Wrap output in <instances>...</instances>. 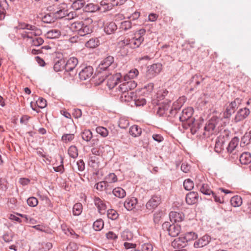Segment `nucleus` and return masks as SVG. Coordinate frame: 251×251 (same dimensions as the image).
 Segmentation results:
<instances>
[{
	"instance_id": "obj_54",
	"label": "nucleus",
	"mask_w": 251,
	"mask_h": 251,
	"mask_svg": "<svg viewBox=\"0 0 251 251\" xmlns=\"http://www.w3.org/2000/svg\"><path fill=\"white\" fill-rule=\"evenodd\" d=\"M153 247L150 243H144L141 246V251H153Z\"/></svg>"
},
{
	"instance_id": "obj_24",
	"label": "nucleus",
	"mask_w": 251,
	"mask_h": 251,
	"mask_svg": "<svg viewBox=\"0 0 251 251\" xmlns=\"http://www.w3.org/2000/svg\"><path fill=\"white\" fill-rule=\"evenodd\" d=\"M240 162L242 164H247L251 162V153L248 152L242 153L240 156Z\"/></svg>"
},
{
	"instance_id": "obj_2",
	"label": "nucleus",
	"mask_w": 251,
	"mask_h": 251,
	"mask_svg": "<svg viewBox=\"0 0 251 251\" xmlns=\"http://www.w3.org/2000/svg\"><path fill=\"white\" fill-rule=\"evenodd\" d=\"M162 229L167 231L170 236L176 237L180 232L181 226L178 224H171L169 222H165L162 224Z\"/></svg>"
},
{
	"instance_id": "obj_46",
	"label": "nucleus",
	"mask_w": 251,
	"mask_h": 251,
	"mask_svg": "<svg viewBox=\"0 0 251 251\" xmlns=\"http://www.w3.org/2000/svg\"><path fill=\"white\" fill-rule=\"evenodd\" d=\"M251 141V131L246 133L241 138V144L248 145Z\"/></svg>"
},
{
	"instance_id": "obj_16",
	"label": "nucleus",
	"mask_w": 251,
	"mask_h": 251,
	"mask_svg": "<svg viewBox=\"0 0 251 251\" xmlns=\"http://www.w3.org/2000/svg\"><path fill=\"white\" fill-rule=\"evenodd\" d=\"M95 205L97 206L99 212L101 214L105 213L106 209V205L104 201L99 197L94 199Z\"/></svg>"
},
{
	"instance_id": "obj_23",
	"label": "nucleus",
	"mask_w": 251,
	"mask_h": 251,
	"mask_svg": "<svg viewBox=\"0 0 251 251\" xmlns=\"http://www.w3.org/2000/svg\"><path fill=\"white\" fill-rule=\"evenodd\" d=\"M129 133L134 137H138L142 133V129L137 125H133L130 127Z\"/></svg>"
},
{
	"instance_id": "obj_15",
	"label": "nucleus",
	"mask_w": 251,
	"mask_h": 251,
	"mask_svg": "<svg viewBox=\"0 0 251 251\" xmlns=\"http://www.w3.org/2000/svg\"><path fill=\"white\" fill-rule=\"evenodd\" d=\"M170 221L174 223L177 224L182 222L184 218L182 213H179L176 211H171L169 214Z\"/></svg>"
},
{
	"instance_id": "obj_4",
	"label": "nucleus",
	"mask_w": 251,
	"mask_h": 251,
	"mask_svg": "<svg viewBox=\"0 0 251 251\" xmlns=\"http://www.w3.org/2000/svg\"><path fill=\"white\" fill-rule=\"evenodd\" d=\"M117 67V64L114 62V58L112 56H108L104 58L99 65L100 70H112Z\"/></svg>"
},
{
	"instance_id": "obj_29",
	"label": "nucleus",
	"mask_w": 251,
	"mask_h": 251,
	"mask_svg": "<svg viewBox=\"0 0 251 251\" xmlns=\"http://www.w3.org/2000/svg\"><path fill=\"white\" fill-rule=\"evenodd\" d=\"M65 61L63 59L58 60L54 65L53 69L55 72L61 71L64 69L65 70Z\"/></svg>"
},
{
	"instance_id": "obj_32",
	"label": "nucleus",
	"mask_w": 251,
	"mask_h": 251,
	"mask_svg": "<svg viewBox=\"0 0 251 251\" xmlns=\"http://www.w3.org/2000/svg\"><path fill=\"white\" fill-rule=\"evenodd\" d=\"M113 194L119 198H123L126 195V193L125 190L121 187L115 188L113 190Z\"/></svg>"
},
{
	"instance_id": "obj_20",
	"label": "nucleus",
	"mask_w": 251,
	"mask_h": 251,
	"mask_svg": "<svg viewBox=\"0 0 251 251\" xmlns=\"http://www.w3.org/2000/svg\"><path fill=\"white\" fill-rule=\"evenodd\" d=\"M171 102L170 101L166 102H163L162 104H160L157 108V113L160 116H163L166 112L169 109L170 107L169 103Z\"/></svg>"
},
{
	"instance_id": "obj_45",
	"label": "nucleus",
	"mask_w": 251,
	"mask_h": 251,
	"mask_svg": "<svg viewBox=\"0 0 251 251\" xmlns=\"http://www.w3.org/2000/svg\"><path fill=\"white\" fill-rule=\"evenodd\" d=\"M194 184L190 179H187L183 182V186L185 190L188 191L191 190L194 188Z\"/></svg>"
},
{
	"instance_id": "obj_48",
	"label": "nucleus",
	"mask_w": 251,
	"mask_h": 251,
	"mask_svg": "<svg viewBox=\"0 0 251 251\" xmlns=\"http://www.w3.org/2000/svg\"><path fill=\"white\" fill-rule=\"evenodd\" d=\"M128 83H126V82L121 84L119 87L116 89H118V91L122 93H126L129 91V86Z\"/></svg>"
},
{
	"instance_id": "obj_36",
	"label": "nucleus",
	"mask_w": 251,
	"mask_h": 251,
	"mask_svg": "<svg viewBox=\"0 0 251 251\" xmlns=\"http://www.w3.org/2000/svg\"><path fill=\"white\" fill-rule=\"evenodd\" d=\"M75 131H73L72 133H66L63 135L62 136V141L65 143H68L71 142L75 137L74 134Z\"/></svg>"
},
{
	"instance_id": "obj_52",
	"label": "nucleus",
	"mask_w": 251,
	"mask_h": 251,
	"mask_svg": "<svg viewBox=\"0 0 251 251\" xmlns=\"http://www.w3.org/2000/svg\"><path fill=\"white\" fill-rule=\"evenodd\" d=\"M107 215L109 219L111 220H116L118 217V214L116 211L114 209H109L107 211Z\"/></svg>"
},
{
	"instance_id": "obj_35",
	"label": "nucleus",
	"mask_w": 251,
	"mask_h": 251,
	"mask_svg": "<svg viewBox=\"0 0 251 251\" xmlns=\"http://www.w3.org/2000/svg\"><path fill=\"white\" fill-rule=\"evenodd\" d=\"M183 237L187 244H188V242L197 239L198 235L194 232H189L185 233L183 236Z\"/></svg>"
},
{
	"instance_id": "obj_58",
	"label": "nucleus",
	"mask_w": 251,
	"mask_h": 251,
	"mask_svg": "<svg viewBox=\"0 0 251 251\" xmlns=\"http://www.w3.org/2000/svg\"><path fill=\"white\" fill-rule=\"evenodd\" d=\"M106 181L108 183H113L117 181V176L114 173L109 174L105 178Z\"/></svg>"
},
{
	"instance_id": "obj_9",
	"label": "nucleus",
	"mask_w": 251,
	"mask_h": 251,
	"mask_svg": "<svg viewBox=\"0 0 251 251\" xmlns=\"http://www.w3.org/2000/svg\"><path fill=\"white\" fill-rule=\"evenodd\" d=\"M78 64V60L75 57H71L65 63V71L70 72V75L72 76L76 75V72L74 71L76 66Z\"/></svg>"
},
{
	"instance_id": "obj_56",
	"label": "nucleus",
	"mask_w": 251,
	"mask_h": 251,
	"mask_svg": "<svg viewBox=\"0 0 251 251\" xmlns=\"http://www.w3.org/2000/svg\"><path fill=\"white\" fill-rule=\"evenodd\" d=\"M20 28L22 29H26L27 30H35L36 31V26L24 23L20 25Z\"/></svg>"
},
{
	"instance_id": "obj_44",
	"label": "nucleus",
	"mask_w": 251,
	"mask_h": 251,
	"mask_svg": "<svg viewBox=\"0 0 251 251\" xmlns=\"http://www.w3.org/2000/svg\"><path fill=\"white\" fill-rule=\"evenodd\" d=\"M132 27V23L130 21H125L121 23L120 29L122 30L127 31Z\"/></svg>"
},
{
	"instance_id": "obj_18",
	"label": "nucleus",
	"mask_w": 251,
	"mask_h": 251,
	"mask_svg": "<svg viewBox=\"0 0 251 251\" xmlns=\"http://www.w3.org/2000/svg\"><path fill=\"white\" fill-rule=\"evenodd\" d=\"M137 203V199L132 197L127 199L124 203L125 207L128 210H131L135 207Z\"/></svg>"
},
{
	"instance_id": "obj_51",
	"label": "nucleus",
	"mask_w": 251,
	"mask_h": 251,
	"mask_svg": "<svg viewBox=\"0 0 251 251\" xmlns=\"http://www.w3.org/2000/svg\"><path fill=\"white\" fill-rule=\"evenodd\" d=\"M31 45L34 46H39L44 43V40L39 37H35L31 40Z\"/></svg>"
},
{
	"instance_id": "obj_8",
	"label": "nucleus",
	"mask_w": 251,
	"mask_h": 251,
	"mask_svg": "<svg viewBox=\"0 0 251 251\" xmlns=\"http://www.w3.org/2000/svg\"><path fill=\"white\" fill-rule=\"evenodd\" d=\"M161 202L160 196H153L147 202L146 207L149 211L152 212Z\"/></svg>"
},
{
	"instance_id": "obj_59",
	"label": "nucleus",
	"mask_w": 251,
	"mask_h": 251,
	"mask_svg": "<svg viewBox=\"0 0 251 251\" xmlns=\"http://www.w3.org/2000/svg\"><path fill=\"white\" fill-rule=\"evenodd\" d=\"M122 237L124 240H130L132 238V235L130 231L125 230L122 232Z\"/></svg>"
},
{
	"instance_id": "obj_31",
	"label": "nucleus",
	"mask_w": 251,
	"mask_h": 251,
	"mask_svg": "<svg viewBox=\"0 0 251 251\" xmlns=\"http://www.w3.org/2000/svg\"><path fill=\"white\" fill-rule=\"evenodd\" d=\"M100 44L98 38H91L85 43V46L88 48H95Z\"/></svg>"
},
{
	"instance_id": "obj_63",
	"label": "nucleus",
	"mask_w": 251,
	"mask_h": 251,
	"mask_svg": "<svg viewBox=\"0 0 251 251\" xmlns=\"http://www.w3.org/2000/svg\"><path fill=\"white\" fill-rule=\"evenodd\" d=\"M190 168V166L186 162L182 163L181 166V170L185 173L189 171Z\"/></svg>"
},
{
	"instance_id": "obj_64",
	"label": "nucleus",
	"mask_w": 251,
	"mask_h": 251,
	"mask_svg": "<svg viewBox=\"0 0 251 251\" xmlns=\"http://www.w3.org/2000/svg\"><path fill=\"white\" fill-rule=\"evenodd\" d=\"M78 170L81 172L83 171L85 169V164L83 160H79L76 163Z\"/></svg>"
},
{
	"instance_id": "obj_30",
	"label": "nucleus",
	"mask_w": 251,
	"mask_h": 251,
	"mask_svg": "<svg viewBox=\"0 0 251 251\" xmlns=\"http://www.w3.org/2000/svg\"><path fill=\"white\" fill-rule=\"evenodd\" d=\"M85 1L84 0H75L72 4V8L75 10H78L84 8Z\"/></svg>"
},
{
	"instance_id": "obj_3",
	"label": "nucleus",
	"mask_w": 251,
	"mask_h": 251,
	"mask_svg": "<svg viewBox=\"0 0 251 251\" xmlns=\"http://www.w3.org/2000/svg\"><path fill=\"white\" fill-rule=\"evenodd\" d=\"M242 100L239 98L235 99L233 101L230 102L226 107V111L224 113V117L228 119L233 114L235 110L241 104Z\"/></svg>"
},
{
	"instance_id": "obj_53",
	"label": "nucleus",
	"mask_w": 251,
	"mask_h": 251,
	"mask_svg": "<svg viewBox=\"0 0 251 251\" xmlns=\"http://www.w3.org/2000/svg\"><path fill=\"white\" fill-rule=\"evenodd\" d=\"M99 160V158L96 156H91L89 160V165L92 167L95 168L97 167L98 165V161Z\"/></svg>"
},
{
	"instance_id": "obj_28",
	"label": "nucleus",
	"mask_w": 251,
	"mask_h": 251,
	"mask_svg": "<svg viewBox=\"0 0 251 251\" xmlns=\"http://www.w3.org/2000/svg\"><path fill=\"white\" fill-rule=\"evenodd\" d=\"M204 78L200 75H194L190 80L191 84H194V86H198L203 80Z\"/></svg>"
},
{
	"instance_id": "obj_19",
	"label": "nucleus",
	"mask_w": 251,
	"mask_h": 251,
	"mask_svg": "<svg viewBox=\"0 0 251 251\" xmlns=\"http://www.w3.org/2000/svg\"><path fill=\"white\" fill-rule=\"evenodd\" d=\"M136 94L131 91L121 94L120 100L122 102H128L133 100Z\"/></svg>"
},
{
	"instance_id": "obj_17",
	"label": "nucleus",
	"mask_w": 251,
	"mask_h": 251,
	"mask_svg": "<svg viewBox=\"0 0 251 251\" xmlns=\"http://www.w3.org/2000/svg\"><path fill=\"white\" fill-rule=\"evenodd\" d=\"M198 199V194L195 192H191L186 196V202L188 204H193L197 202Z\"/></svg>"
},
{
	"instance_id": "obj_21",
	"label": "nucleus",
	"mask_w": 251,
	"mask_h": 251,
	"mask_svg": "<svg viewBox=\"0 0 251 251\" xmlns=\"http://www.w3.org/2000/svg\"><path fill=\"white\" fill-rule=\"evenodd\" d=\"M117 26L116 24L113 22L107 23L104 28V32L107 34H111L114 33L117 30Z\"/></svg>"
},
{
	"instance_id": "obj_43",
	"label": "nucleus",
	"mask_w": 251,
	"mask_h": 251,
	"mask_svg": "<svg viewBox=\"0 0 251 251\" xmlns=\"http://www.w3.org/2000/svg\"><path fill=\"white\" fill-rule=\"evenodd\" d=\"M27 35L31 37V39H30L31 40L33 38L36 36H39L42 34V30L40 28L36 27V31L35 30H27L26 31Z\"/></svg>"
},
{
	"instance_id": "obj_11",
	"label": "nucleus",
	"mask_w": 251,
	"mask_h": 251,
	"mask_svg": "<svg viewBox=\"0 0 251 251\" xmlns=\"http://www.w3.org/2000/svg\"><path fill=\"white\" fill-rule=\"evenodd\" d=\"M250 111L249 109L245 107L240 109L236 114L234 118L235 123L241 121L246 119L250 114Z\"/></svg>"
},
{
	"instance_id": "obj_14",
	"label": "nucleus",
	"mask_w": 251,
	"mask_h": 251,
	"mask_svg": "<svg viewBox=\"0 0 251 251\" xmlns=\"http://www.w3.org/2000/svg\"><path fill=\"white\" fill-rule=\"evenodd\" d=\"M188 245L183 236H181L175 239L171 243L174 248L182 249Z\"/></svg>"
},
{
	"instance_id": "obj_57",
	"label": "nucleus",
	"mask_w": 251,
	"mask_h": 251,
	"mask_svg": "<svg viewBox=\"0 0 251 251\" xmlns=\"http://www.w3.org/2000/svg\"><path fill=\"white\" fill-rule=\"evenodd\" d=\"M38 200L34 197H30L27 200V203L31 207L36 206L38 204Z\"/></svg>"
},
{
	"instance_id": "obj_38",
	"label": "nucleus",
	"mask_w": 251,
	"mask_h": 251,
	"mask_svg": "<svg viewBox=\"0 0 251 251\" xmlns=\"http://www.w3.org/2000/svg\"><path fill=\"white\" fill-rule=\"evenodd\" d=\"M224 144V141L223 139L217 138L216 140L215 151L217 152L221 151Z\"/></svg>"
},
{
	"instance_id": "obj_7",
	"label": "nucleus",
	"mask_w": 251,
	"mask_h": 251,
	"mask_svg": "<svg viewBox=\"0 0 251 251\" xmlns=\"http://www.w3.org/2000/svg\"><path fill=\"white\" fill-rule=\"evenodd\" d=\"M220 120L218 118L213 117L204 126L205 132L203 135L206 136H209L214 133V130L219 123Z\"/></svg>"
},
{
	"instance_id": "obj_25",
	"label": "nucleus",
	"mask_w": 251,
	"mask_h": 251,
	"mask_svg": "<svg viewBox=\"0 0 251 251\" xmlns=\"http://www.w3.org/2000/svg\"><path fill=\"white\" fill-rule=\"evenodd\" d=\"M100 9V6L93 3H88L86 5H84L83 10L87 12H95Z\"/></svg>"
},
{
	"instance_id": "obj_60",
	"label": "nucleus",
	"mask_w": 251,
	"mask_h": 251,
	"mask_svg": "<svg viewBox=\"0 0 251 251\" xmlns=\"http://www.w3.org/2000/svg\"><path fill=\"white\" fill-rule=\"evenodd\" d=\"M36 103L38 106L40 108H44L47 105L46 100L42 98H39L36 101Z\"/></svg>"
},
{
	"instance_id": "obj_1",
	"label": "nucleus",
	"mask_w": 251,
	"mask_h": 251,
	"mask_svg": "<svg viewBox=\"0 0 251 251\" xmlns=\"http://www.w3.org/2000/svg\"><path fill=\"white\" fill-rule=\"evenodd\" d=\"M53 9V15L55 19H62L68 15V5L65 2L54 3Z\"/></svg>"
},
{
	"instance_id": "obj_41",
	"label": "nucleus",
	"mask_w": 251,
	"mask_h": 251,
	"mask_svg": "<svg viewBox=\"0 0 251 251\" xmlns=\"http://www.w3.org/2000/svg\"><path fill=\"white\" fill-rule=\"evenodd\" d=\"M104 226V223L102 219L96 220L93 224V228L96 231H100Z\"/></svg>"
},
{
	"instance_id": "obj_10",
	"label": "nucleus",
	"mask_w": 251,
	"mask_h": 251,
	"mask_svg": "<svg viewBox=\"0 0 251 251\" xmlns=\"http://www.w3.org/2000/svg\"><path fill=\"white\" fill-rule=\"evenodd\" d=\"M80 69L79 77L82 80H86L90 78L93 74V68L90 66H87Z\"/></svg>"
},
{
	"instance_id": "obj_6",
	"label": "nucleus",
	"mask_w": 251,
	"mask_h": 251,
	"mask_svg": "<svg viewBox=\"0 0 251 251\" xmlns=\"http://www.w3.org/2000/svg\"><path fill=\"white\" fill-rule=\"evenodd\" d=\"M162 69V66L161 63H157L153 64L148 67L146 76L148 79H151L158 75Z\"/></svg>"
},
{
	"instance_id": "obj_62",
	"label": "nucleus",
	"mask_w": 251,
	"mask_h": 251,
	"mask_svg": "<svg viewBox=\"0 0 251 251\" xmlns=\"http://www.w3.org/2000/svg\"><path fill=\"white\" fill-rule=\"evenodd\" d=\"M72 115L74 118L77 119L80 118L82 115L81 110L78 108H75L73 110Z\"/></svg>"
},
{
	"instance_id": "obj_13",
	"label": "nucleus",
	"mask_w": 251,
	"mask_h": 251,
	"mask_svg": "<svg viewBox=\"0 0 251 251\" xmlns=\"http://www.w3.org/2000/svg\"><path fill=\"white\" fill-rule=\"evenodd\" d=\"M121 75L120 74H116L111 76L107 80V86L110 89L114 88L120 82H121Z\"/></svg>"
},
{
	"instance_id": "obj_33",
	"label": "nucleus",
	"mask_w": 251,
	"mask_h": 251,
	"mask_svg": "<svg viewBox=\"0 0 251 251\" xmlns=\"http://www.w3.org/2000/svg\"><path fill=\"white\" fill-rule=\"evenodd\" d=\"M231 204L234 207H238L242 203V199L240 196H235L230 200Z\"/></svg>"
},
{
	"instance_id": "obj_40",
	"label": "nucleus",
	"mask_w": 251,
	"mask_h": 251,
	"mask_svg": "<svg viewBox=\"0 0 251 251\" xmlns=\"http://www.w3.org/2000/svg\"><path fill=\"white\" fill-rule=\"evenodd\" d=\"M68 152L69 156L73 158H75L78 156V151L75 146H70L68 149Z\"/></svg>"
},
{
	"instance_id": "obj_22",
	"label": "nucleus",
	"mask_w": 251,
	"mask_h": 251,
	"mask_svg": "<svg viewBox=\"0 0 251 251\" xmlns=\"http://www.w3.org/2000/svg\"><path fill=\"white\" fill-rule=\"evenodd\" d=\"M196 186L199 187L200 191L205 195L210 196L213 192L210 189L209 186L207 184H202L201 185L200 183H198Z\"/></svg>"
},
{
	"instance_id": "obj_27",
	"label": "nucleus",
	"mask_w": 251,
	"mask_h": 251,
	"mask_svg": "<svg viewBox=\"0 0 251 251\" xmlns=\"http://www.w3.org/2000/svg\"><path fill=\"white\" fill-rule=\"evenodd\" d=\"M144 41V38L134 37L130 40V47L132 48H136L139 47Z\"/></svg>"
},
{
	"instance_id": "obj_55",
	"label": "nucleus",
	"mask_w": 251,
	"mask_h": 251,
	"mask_svg": "<svg viewBox=\"0 0 251 251\" xmlns=\"http://www.w3.org/2000/svg\"><path fill=\"white\" fill-rule=\"evenodd\" d=\"M96 131L98 134H100L102 137H106L108 135V134L107 129L102 126L97 127L96 128Z\"/></svg>"
},
{
	"instance_id": "obj_50",
	"label": "nucleus",
	"mask_w": 251,
	"mask_h": 251,
	"mask_svg": "<svg viewBox=\"0 0 251 251\" xmlns=\"http://www.w3.org/2000/svg\"><path fill=\"white\" fill-rule=\"evenodd\" d=\"M108 186V184L106 181H100L95 185L96 188L99 191H103Z\"/></svg>"
},
{
	"instance_id": "obj_12",
	"label": "nucleus",
	"mask_w": 251,
	"mask_h": 251,
	"mask_svg": "<svg viewBox=\"0 0 251 251\" xmlns=\"http://www.w3.org/2000/svg\"><path fill=\"white\" fill-rule=\"evenodd\" d=\"M211 238L207 235L203 236L198 240L196 241L194 243V247L196 248H202L208 244L210 241Z\"/></svg>"
},
{
	"instance_id": "obj_37",
	"label": "nucleus",
	"mask_w": 251,
	"mask_h": 251,
	"mask_svg": "<svg viewBox=\"0 0 251 251\" xmlns=\"http://www.w3.org/2000/svg\"><path fill=\"white\" fill-rule=\"evenodd\" d=\"M61 35L60 31L58 29H51L47 33V37L49 38H56Z\"/></svg>"
},
{
	"instance_id": "obj_49",
	"label": "nucleus",
	"mask_w": 251,
	"mask_h": 251,
	"mask_svg": "<svg viewBox=\"0 0 251 251\" xmlns=\"http://www.w3.org/2000/svg\"><path fill=\"white\" fill-rule=\"evenodd\" d=\"M81 136L84 140L89 141L92 138V133L90 130H85L82 133Z\"/></svg>"
},
{
	"instance_id": "obj_47",
	"label": "nucleus",
	"mask_w": 251,
	"mask_h": 251,
	"mask_svg": "<svg viewBox=\"0 0 251 251\" xmlns=\"http://www.w3.org/2000/svg\"><path fill=\"white\" fill-rule=\"evenodd\" d=\"M133 102L136 106H143L146 103V100L143 98H137L136 96L133 100Z\"/></svg>"
},
{
	"instance_id": "obj_39",
	"label": "nucleus",
	"mask_w": 251,
	"mask_h": 251,
	"mask_svg": "<svg viewBox=\"0 0 251 251\" xmlns=\"http://www.w3.org/2000/svg\"><path fill=\"white\" fill-rule=\"evenodd\" d=\"M91 32V28H90L88 25L84 24L78 34L81 36H83L87 34H90Z\"/></svg>"
},
{
	"instance_id": "obj_61",
	"label": "nucleus",
	"mask_w": 251,
	"mask_h": 251,
	"mask_svg": "<svg viewBox=\"0 0 251 251\" xmlns=\"http://www.w3.org/2000/svg\"><path fill=\"white\" fill-rule=\"evenodd\" d=\"M139 74V72L137 69H134L132 70H130L127 76L129 78L133 79L136 77Z\"/></svg>"
},
{
	"instance_id": "obj_26",
	"label": "nucleus",
	"mask_w": 251,
	"mask_h": 251,
	"mask_svg": "<svg viewBox=\"0 0 251 251\" xmlns=\"http://www.w3.org/2000/svg\"><path fill=\"white\" fill-rule=\"evenodd\" d=\"M239 141V139L237 137L232 138L227 147V151L231 153L237 146Z\"/></svg>"
},
{
	"instance_id": "obj_42",
	"label": "nucleus",
	"mask_w": 251,
	"mask_h": 251,
	"mask_svg": "<svg viewBox=\"0 0 251 251\" xmlns=\"http://www.w3.org/2000/svg\"><path fill=\"white\" fill-rule=\"evenodd\" d=\"M82 206L80 203H75L73 208V214L75 216L79 215L82 212Z\"/></svg>"
},
{
	"instance_id": "obj_5",
	"label": "nucleus",
	"mask_w": 251,
	"mask_h": 251,
	"mask_svg": "<svg viewBox=\"0 0 251 251\" xmlns=\"http://www.w3.org/2000/svg\"><path fill=\"white\" fill-rule=\"evenodd\" d=\"M193 109L191 107H188L183 109L181 112V115L179 116V120L181 122H187L189 126L194 124L195 119L192 118Z\"/></svg>"
},
{
	"instance_id": "obj_34",
	"label": "nucleus",
	"mask_w": 251,
	"mask_h": 251,
	"mask_svg": "<svg viewBox=\"0 0 251 251\" xmlns=\"http://www.w3.org/2000/svg\"><path fill=\"white\" fill-rule=\"evenodd\" d=\"M84 23L82 22H76L72 24L70 28L74 32H76L78 34L81 29Z\"/></svg>"
}]
</instances>
